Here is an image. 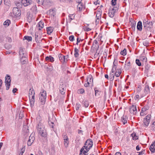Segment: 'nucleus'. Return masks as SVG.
Masks as SVG:
<instances>
[{"label": "nucleus", "mask_w": 155, "mask_h": 155, "mask_svg": "<svg viewBox=\"0 0 155 155\" xmlns=\"http://www.w3.org/2000/svg\"><path fill=\"white\" fill-rule=\"evenodd\" d=\"M130 112L133 114H136L137 112L136 106L134 105H132L130 108Z\"/></svg>", "instance_id": "13"}, {"label": "nucleus", "mask_w": 155, "mask_h": 155, "mask_svg": "<svg viewBox=\"0 0 155 155\" xmlns=\"http://www.w3.org/2000/svg\"><path fill=\"white\" fill-rule=\"evenodd\" d=\"M150 120H146V119H144L143 120V123L146 126H148L150 122Z\"/></svg>", "instance_id": "41"}, {"label": "nucleus", "mask_w": 155, "mask_h": 155, "mask_svg": "<svg viewBox=\"0 0 155 155\" xmlns=\"http://www.w3.org/2000/svg\"><path fill=\"white\" fill-rule=\"evenodd\" d=\"M65 86L64 85L62 84L61 85L59 88V91L60 93L62 94H64L65 93Z\"/></svg>", "instance_id": "17"}, {"label": "nucleus", "mask_w": 155, "mask_h": 155, "mask_svg": "<svg viewBox=\"0 0 155 155\" xmlns=\"http://www.w3.org/2000/svg\"><path fill=\"white\" fill-rule=\"evenodd\" d=\"M86 150H84L83 148H81L80 150V153L79 155H87L88 154Z\"/></svg>", "instance_id": "21"}, {"label": "nucleus", "mask_w": 155, "mask_h": 155, "mask_svg": "<svg viewBox=\"0 0 155 155\" xmlns=\"http://www.w3.org/2000/svg\"><path fill=\"white\" fill-rule=\"evenodd\" d=\"M149 149L152 152H155V141L151 145Z\"/></svg>", "instance_id": "20"}, {"label": "nucleus", "mask_w": 155, "mask_h": 155, "mask_svg": "<svg viewBox=\"0 0 155 155\" xmlns=\"http://www.w3.org/2000/svg\"><path fill=\"white\" fill-rule=\"evenodd\" d=\"M118 9V7L116 6L114 7L111 9L109 10L108 13L109 16L111 18L113 17L115 15L116 12L117 11Z\"/></svg>", "instance_id": "6"}, {"label": "nucleus", "mask_w": 155, "mask_h": 155, "mask_svg": "<svg viewBox=\"0 0 155 155\" xmlns=\"http://www.w3.org/2000/svg\"><path fill=\"white\" fill-rule=\"evenodd\" d=\"M151 129L155 131V121L153 122L151 125Z\"/></svg>", "instance_id": "47"}, {"label": "nucleus", "mask_w": 155, "mask_h": 155, "mask_svg": "<svg viewBox=\"0 0 155 155\" xmlns=\"http://www.w3.org/2000/svg\"><path fill=\"white\" fill-rule=\"evenodd\" d=\"M17 91V89L16 88H14L12 90V92L13 93H15Z\"/></svg>", "instance_id": "64"}, {"label": "nucleus", "mask_w": 155, "mask_h": 155, "mask_svg": "<svg viewBox=\"0 0 155 155\" xmlns=\"http://www.w3.org/2000/svg\"><path fill=\"white\" fill-rule=\"evenodd\" d=\"M121 74L120 71V70H119L118 71H117L115 73V76L116 77H119Z\"/></svg>", "instance_id": "48"}, {"label": "nucleus", "mask_w": 155, "mask_h": 155, "mask_svg": "<svg viewBox=\"0 0 155 155\" xmlns=\"http://www.w3.org/2000/svg\"><path fill=\"white\" fill-rule=\"evenodd\" d=\"M136 63L137 64V65L139 66H140L141 65V63L140 62V60L139 59H137L136 60Z\"/></svg>", "instance_id": "46"}, {"label": "nucleus", "mask_w": 155, "mask_h": 155, "mask_svg": "<svg viewBox=\"0 0 155 155\" xmlns=\"http://www.w3.org/2000/svg\"><path fill=\"white\" fill-rule=\"evenodd\" d=\"M59 58L61 62H66L65 56H64L63 55H61L59 57Z\"/></svg>", "instance_id": "32"}, {"label": "nucleus", "mask_w": 155, "mask_h": 155, "mask_svg": "<svg viewBox=\"0 0 155 155\" xmlns=\"http://www.w3.org/2000/svg\"><path fill=\"white\" fill-rule=\"evenodd\" d=\"M55 118L53 116L51 117H49L48 120V124L51 128H53L54 125V122L55 121Z\"/></svg>", "instance_id": "7"}, {"label": "nucleus", "mask_w": 155, "mask_h": 155, "mask_svg": "<svg viewBox=\"0 0 155 155\" xmlns=\"http://www.w3.org/2000/svg\"><path fill=\"white\" fill-rule=\"evenodd\" d=\"M53 27H50L47 28V33L48 34L50 35L53 31Z\"/></svg>", "instance_id": "26"}, {"label": "nucleus", "mask_w": 155, "mask_h": 155, "mask_svg": "<svg viewBox=\"0 0 155 155\" xmlns=\"http://www.w3.org/2000/svg\"><path fill=\"white\" fill-rule=\"evenodd\" d=\"M10 21L9 20H7L4 23V25L6 26H8L10 23Z\"/></svg>", "instance_id": "39"}, {"label": "nucleus", "mask_w": 155, "mask_h": 155, "mask_svg": "<svg viewBox=\"0 0 155 155\" xmlns=\"http://www.w3.org/2000/svg\"><path fill=\"white\" fill-rule=\"evenodd\" d=\"M150 92V88L148 85H146L144 88V93L143 94H142L141 96V97H142L145 95L148 94Z\"/></svg>", "instance_id": "15"}, {"label": "nucleus", "mask_w": 155, "mask_h": 155, "mask_svg": "<svg viewBox=\"0 0 155 155\" xmlns=\"http://www.w3.org/2000/svg\"><path fill=\"white\" fill-rule=\"evenodd\" d=\"M130 61H129L127 64H125L124 68L125 70H127L129 69L130 68Z\"/></svg>", "instance_id": "28"}, {"label": "nucleus", "mask_w": 155, "mask_h": 155, "mask_svg": "<svg viewBox=\"0 0 155 155\" xmlns=\"http://www.w3.org/2000/svg\"><path fill=\"white\" fill-rule=\"evenodd\" d=\"M15 4L18 7L20 6L21 3L20 2H15Z\"/></svg>", "instance_id": "60"}, {"label": "nucleus", "mask_w": 155, "mask_h": 155, "mask_svg": "<svg viewBox=\"0 0 155 155\" xmlns=\"http://www.w3.org/2000/svg\"><path fill=\"white\" fill-rule=\"evenodd\" d=\"M83 28L85 31H90L91 30V28H88L87 26H84V27H83Z\"/></svg>", "instance_id": "44"}, {"label": "nucleus", "mask_w": 155, "mask_h": 155, "mask_svg": "<svg viewBox=\"0 0 155 155\" xmlns=\"http://www.w3.org/2000/svg\"><path fill=\"white\" fill-rule=\"evenodd\" d=\"M14 15L17 16H19L21 15L20 11L18 8H14L12 10Z\"/></svg>", "instance_id": "11"}, {"label": "nucleus", "mask_w": 155, "mask_h": 155, "mask_svg": "<svg viewBox=\"0 0 155 155\" xmlns=\"http://www.w3.org/2000/svg\"><path fill=\"white\" fill-rule=\"evenodd\" d=\"M87 83L84 84V86L85 87H88L90 86L91 84H92L93 83V79L92 76L89 75L87 78Z\"/></svg>", "instance_id": "5"}, {"label": "nucleus", "mask_w": 155, "mask_h": 155, "mask_svg": "<svg viewBox=\"0 0 155 155\" xmlns=\"http://www.w3.org/2000/svg\"><path fill=\"white\" fill-rule=\"evenodd\" d=\"M64 140V139L67 140L68 139L67 134H63V135Z\"/></svg>", "instance_id": "57"}, {"label": "nucleus", "mask_w": 155, "mask_h": 155, "mask_svg": "<svg viewBox=\"0 0 155 155\" xmlns=\"http://www.w3.org/2000/svg\"><path fill=\"white\" fill-rule=\"evenodd\" d=\"M81 40V39L80 38H77V43H76V44L77 45H78V43L80 42Z\"/></svg>", "instance_id": "63"}, {"label": "nucleus", "mask_w": 155, "mask_h": 155, "mask_svg": "<svg viewBox=\"0 0 155 155\" xmlns=\"http://www.w3.org/2000/svg\"><path fill=\"white\" fill-rule=\"evenodd\" d=\"M94 90L95 92V95L96 96H98L99 95V91L98 90L97 88H95Z\"/></svg>", "instance_id": "42"}, {"label": "nucleus", "mask_w": 155, "mask_h": 155, "mask_svg": "<svg viewBox=\"0 0 155 155\" xmlns=\"http://www.w3.org/2000/svg\"><path fill=\"white\" fill-rule=\"evenodd\" d=\"M3 0L4 1L5 4L6 5H7L8 6H10V5H11L8 2V0Z\"/></svg>", "instance_id": "53"}, {"label": "nucleus", "mask_w": 155, "mask_h": 155, "mask_svg": "<svg viewBox=\"0 0 155 155\" xmlns=\"http://www.w3.org/2000/svg\"><path fill=\"white\" fill-rule=\"evenodd\" d=\"M6 41H8V42L10 43L12 42V39L11 37L9 36H7L6 37Z\"/></svg>", "instance_id": "43"}, {"label": "nucleus", "mask_w": 155, "mask_h": 155, "mask_svg": "<svg viewBox=\"0 0 155 155\" xmlns=\"http://www.w3.org/2000/svg\"><path fill=\"white\" fill-rule=\"evenodd\" d=\"M117 58L116 57L114 58V61L113 64V68L112 70V73H114L115 71L116 68L117 66Z\"/></svg>", "instance_id": "12"}, {"label": "nucleus", "mask_w": 155, "mask_h": 155, "mask_svg": "<svg viewBox=\"0 0 155 155\" xmlns=\"http://www.w3.org/2000/svg\"><path fill=\"white\" fill-rule=\"evenodd\" d=\"M143 27L146 29H147L148 28H151L152 27L153 25L152 22L148 21L147 19H143Z\"/></svg>", "instance_id": "4"}, {"label": "nucleus", "mask_w": 155, "mask_h": 155, "mask_svg": "<svg viewBox=\"0 0 155 155\" xmlns=\"http://www.w3.org/2000/svg\"><path fill=\"white\" fill-rule=\"evenodd\" d=\"M96 17L98 19H99V18H101V14L99 12L98 13H97L96 15Z\"/></svg>", "instance_id": "56"}, {"label": "nucleus", "mask_w": 155, "mask_h": 155, "mask_svg": "<svg viewBox=\"0 0 155 155\" xmlns=\"http://www.w3.org/2000/svg\"><path fill=\"white\" fill-rule=\"evenodd\" d=\"M140 59L141 61H142L143 63H146L147 62V59L145 56H142L141 57Z\"/></svg>", "instance_id": "33"}, {"label": "nucleus", "mask_w": 155, "mask_h": 155, "mask_svg": "<svg viewBox=\"0 0 155 155\" xmlns=\"http://www.w3.org/2000/svg\"><path fill=\"white\" fill-rule=\"evenodd\" d=\"M35 140V137L31 134L29 137L27 141V145L28 146H31Z\"/></svg>", "instance_id": "10"}, {"label": "nucleus", "mask_w": 155, "mask_h": 155, "mask_svg": "<svg viewBox=\"0 0 155 155\" xmlns=\"http://www.w3.org/2000/svg\"><path fill=\"white\" fill-rule=\"evenodd\" d=\"M120 53L121 55L124 56L125 55L127 54V51L125 48L124 49L123 51H121Z\"/></svg>", "instance_id": "40"}, {"label": "nucleus", "mask_w": 155, "mask_h": 155, "mask_svg": "<svg viewBox=\"0 0 155 155\" xmlns=\"http://www.w3.org/2000/svg\"><path fill=\"white\" fill-rule=\"evenodd\" d=\"M131 136L132 137L133 139L134 140H136L138 139V136L136 135L135 134H131Z\"/></svg>", "instance_id": "38"}, {"label": "nucleus", "mask_w": 155, "mask_h": 155, "mask_svg": "<svg viewBox=\"0 0 155 155\" xmlns=\"http://www.w3.org/2000/svg\"><path fill=\"white\" fill-rule=\"evenodd\" d=\"M146 114V113L145 111H141L140 113V115L141 116H143Z\"/></svg>", "instance_id": "59"}, {"label": "nucleus", "mask_w": 155, "mask_h": 155, "mask_svg": "<svg viewBox=\"0 0 155 155\" xmlns=\"http://www.w3.org/2000/svg\"><path fill=\"white\" fill-rule=\"evenodd\" d=\"M30 104L31 107L33 106L35 102V97H31L30 98Z\"/></svg>", "instance_id": "25"}, {"label": "nucleus", "mask_w": 155, "mask_h": 155, "mask_svg": "<svg viewBox=\"0 0 155 155\" xmlns=\"http://www.w3.org/2000/svg\"><path fill=\"white\" fill-rule=\"evenodd\" d=\"M45 59L47 61L49 60L51 62H53L54 61V58L51 56L46 57Z\"/></svg>", "instance_id": "27"}, {"label": "nucleus", "mask_w": 155, "mask_h": 155, "mask_svg": "<svg viewBox=\"0 0 155 155\" xmlns=\"http://www.w3.org/2000/svg\"><path fill=\"white\" fill-rule=\"evenodd\" d=\"M21 58V61L22 64H24L26 62V60H27V58L26 56L24 57H20Z\"/></svg>", "instance_id": "29"}, {"label": "nucleus", "mask_w": 155, "mask_h": 155, "mask_svg": "<svg viewBox=\"0 0 155 155\" xmlns=\"http://www.w3.org/2000/svg\"><path fill=\"white\" fill-rule=\"evenodd\" d=\"M139 98V95H136L134 97V99L135 100H137Z\"/></svg>", "instance_id": "61"}, {"label": "nucleus", "mask_w": 155, "mask_h": 155, "mask_svg": "<svg viewBox=\"0 0 155 155\" xmlns=\"http://www.w3.org/2000/svg\"><path fill=\"white\" fill-rule=\"evenodd\" d=\"M5 85L6 86V90H8L9 88V86L10 85L11 79L10 77L8 75H7L5 78Z\"/></svg>", "instance_id": "8"}, {"label": "nucleus", "mask_w": 155, "mask_h": 155, "mask_svg": "<svg viewBox=\"0 0 155 155\" xmlns=\"http://www.w3.org/2000/svg\"><path fill=\"white\" fill-rule=\"evenodd\" d=\"M143 44L145 46H147L149 45V43L147 41H143Z\"/></svg>", "instance_id": "45"}, {"label": "nucleus", "mask_w": 155, "mask_h": 155, "mask_svg": "<svg viewBox=\"0 0 155 155\" xmlns=\"http://www.w3.org/2000/svg\"><path fill=\"white\" fill-rule=\"evenodd\" d=\"M64 144L65 147H68L69 141V139L65 140L64 139Z\"/></svg>", "instance_id": "36"}, {"label": "nucleus", "mask_w": 155, "mask_h": 155, "mask_svg": "<svg viewBox=\"0 0 155 155\" xmlns=\"http://www.w3.org/2000/svg\"><path fill=\"white\" fill-rule=\"evenodd\" d=\"M149 109V106L147 105H146L144 107L142 108V111L146 112V110H148Z\"/></svg>", "instance_id": "37"}, {"label": "nucleus", "mask_w": 155, "mask_h": 155, "mask_svg": "<svg viewBox=\"0 0 155 155\" xmlns=\"http://www.w3.org/2000/svg\"><path fill=\"white\" fill-rule=\"evenodd\" d=\"M84 92V91L83 89H80L78 90V93L80 94H83Z\"/></svg>", "instance_id": "51"}, {"label": "nucleus", "mask_w": 155, "mask_h": 155, "mask_svg": "<svg viewBox=\"0 0 155 155\" xmlns=\"http://www.w3.org/2000/svg\"><path fill=\"white\" fill-rule=\"evenodd\" d=\"M142 23L141 21H139L138 22L137 25V28L139 31H141L142 30Z\"/></svg>", "instance_id": "19"}, {"label": "nucleus", "mask_w": 155, "mask_h": 155, "mask_svg": "<svg viewBox=\"0 0 155 155\" xmlns=\"http://www.w3.org/2000/svg\"><path fill=\"white\" fill-rule=\"evenodd\" d=\"M135 25H136V23L133 24H132V25L131 27V28L133 30H135Z\"/></svg>", "instance_id": "58"}, {"label": "nucleus", "mask_w": 155, "mask_h": 155, "mask_svg": "<svg viewBox=\"0 0 155 155\" xmlns=\"http://www.w3.org/2000/svg\"><path fill=\"white\" fill-rule=\"evenodd\" d=\"M23 116V115L22 113H20L19 114V118L20 119H21L22 118Z\"/></svg>", "instance_id": "62"}, {"label": "nucleus", "mask_w": 155, "mask_h": 155, "mask_svg": "<svg viewBox=\"0 0 155 155\" xmlns=\"http://www.w3.org/2000/svg\"><path fill=\"white\" fill-rule=\"evenodd\" d=\"M82 0H76V2L78 3L77 5V9L79 11H81L84 7L83 3L81 2Z\"/></svg>", "instance_id": "9"}, {"label": "nucleus", "mask_w": 155, "mask_h": 155, "mask_svg": "<svg viewBox=\"0 0 155 155\" xmlns=\"http://www.w3.org/2000/svg\"><path fill=\"white\" fill-rule=\"evenodd\" d=\"M74 57L75 58H77L79 56V50L77 48H75L74 49Z\"/></svg>", "instance_id": "30"}, {"label": "nucleus", "mask_w": 155, "mask_h": 155, "mask_svg": "<svg viewBox=\"0 0 155 155\" xmlns=\"http://www.w3.org/2000/svg\"><path fill=\"white\" fill-rule=\"evenodd\" d=\"M82 104L85 107H87L89 104L88 101L86 100H83L82 101Z\"/></svg>", "instance_id": "34"}, {"label": "nucleus", "mask_w": 155, "mask_h": 155, "mask_svg": "<svg viewBox=\"0 0 155 155\" xmlns=\"http://www.w3.org/2000/svg\"><path fill=\"white\" fill-rule=\"evenodd\" d=\"M46 97V92L44 90H43L39 94V99L42 104H45Z\"/></svg>", "instance_id": "3"}, {"label": "nucleus", "mask_w": 155, "mask_h": 155, "mask_svg": "<svg viewBox=\"0 0 155 155\" xmlns=\"http://www.w3.org/2000/svg\"><path fill=\"white\" fill-rule=\"evenodd\" d=\"M69 39L71 41H73L74 40V37L73 35H72L69 37Z\"/></svg>", "instance_id": "49"}, {"label": "nucleus", "mask_w": 155, "mask_h": 155, "mask_svg": "<svg viewBox=\"0 0 155 155\" xmlns=\"http://www.w3.org/2000/svg\"><path fill=\"white\" fill-rule=\"evenodd\" d=\"M19 53L20 57H24L26 56L25 49L22 48H20Z\"/></svg>", "instance_id": "16"}, {"label": "nucleus", "mask_w": 155, "mask_h": 155, "mask_svg": "<svg viewBox=\"0 0 155 155\" xmlns=\"http://www.w3.org/2000/svg\"><path fill=\"white\" fill-rule=\"evenodd\" d=\"M35 93L34 90L33 88H31L29 90V98H31V97H35Z\"/></svg>", "instance_id": "18"}, {"label": "nucleus", "mask_w": 155, "mask_h": 155, "mask_svg": "<svg viewBox=\"0 0 155 155\" xmlns=\"http://www.w3.org/2000/svg\"><path fill=\"white\" fill-rule=\"evenodd\" d=\"M74 14H70L69 15V17L70 18L71 21L74 18Z\"/></svg>", "instance_id": "55"}, {"label": "nucleus", "mask_w": 155, "mask_h": 155, "mask_svg": "<svg viewBox=\"0 0 155 155\" xmlns=\"http://www.w3.org/2000/svg\"><path fill=\"white\" fill-rule=\"evenodd\" d=\"M81 107V105L79 103H77L76 105V109L77 110H78Z\"/></svg>", "instance_id": "54"}, {"label": "nucleus", "mask_w": 155, "mask_h": 155, "mask_svg": "<svg viewBox=\"0 0 155 155\" xmlns=\"http://www.w3.org/2000/svg\"><path fill=\"white\" fill-rule=\"evenodd\" d=\"M38 26L39 28L38 30H41L44 27V23L42 21H40L38 24Z\"/></svg>", "instance_id": "22"}, {"label": "nucleus", "mask_w": 155, "mask_h": 155, "mask_svg": "<svg viewBox=\"0 0 155 155\" xmlns=\"http://www.w3.org/2000/svg\"><path fill=\"white\" fill-rule=\"evenodd\" d=\"M117 0H112L111 4L112 5L115 6L116 4V1Z\"/></svg>", "instance_id": "50"}, {"label": "nucleus", "mask_w": 155, "mask_h": 155, "mask_svg": "<svg viewBox=\"0 0 155 155\" xmlns=\"http://www.w3.org/2000/svg\"><path fill=\"white\" fill-rule=\"evenodd\" d=\"M151 116L150 114L148 115L144 119H146L148 120H150V119L151 118Z\"/></svg>", "instance_id": "52"}, {"label": "nucleus", "mask_w": 155, "mask_h": 155, "mask_svg": "<svg viewBox=\"0 0 155 155\" xmlns=\"http://www.w3.org/2000/svg\"><path fill=\"white\" fill-rule=\"evenodd\" d=\"M37 129L38 132L42 137H45L46 136L47 134L46 130L44 129L41 120L38 123Z\"/></svg>", "instance_id": "1"}, {"label": "nucleus", "mask_w": 155, "mask_h": 155, "mask_svg": "<svg viewBox=\"0 0 155 155\" xmlns=\"http://www.w3.org/2000/svg\"><path fill=\"white\" fill-rule=\"evenodd\" d=\"M32 3V1L31 0H22L21 3L25 6H26L31 4Z\"/></svg>", "instance_id": "14"}, {"label": "nucleus", "mask_w": 155, "mask_h": 155, "mask_svg": "<svg viewBox=\"0 0 155 155\" xmlns=\"http://www.w3.org/2000/svg\"><path fill=\"white\" fill-rule=\"evenodd\" d=\"M93 145V142L91 139L87 140L85 143V145L81 148L88 151Z\"/></svg>", "instance_id": "2"}, {"label": "nucleus", "mask_w": 155, "mask_h": 155, "mask_svg": "<svg viewBox=\"0 0 155 155\" xmlns=\"http://www.w3.org/2000/svg\"><path fill=\"white\" fill-rule=\"evenodd\" d=\"M50 15L51 17L52 18H54L56 15V12L55 11L53 10H50Z\"/></svg>", "instance_id": "23"}, {"label": "nucleus", "mask_w": 155, "mask_h": 155, "mask_svg": "<svg viewBox=\"0 0 155 155\" xmlns=\"http://www.w3.org/2000/svg\"><path fill=\"white\" fill-rule=\"evenodd\" d=\"M122 122L124 124H125L127 123V118L126 116H123L121 118Z\"/></svg>", "instance_id": "31"}, {"label": "nucleus", "mask_w": 155, "mask_h": 155, "mask_svg": "<svg viewBox=\"0 0 155 155\" xmlns=\"http://www.w3.org/2000/svg\"><path fill=\"white\" fill-rule=\"evenodd\" d=\"M37 10V7L36 5H34L31 7L30 10L33 12V14L35 15L36 13Z\"/></svg>", "instance_id": "24"}, {"label": "nucleus", "mask_w": 155, "mask_h": 155, "mask_svg": "<svg viewBox=\"0 0 155 155\" xmlns=\"http://www.w3.org/2000/svg\"><path fill=\"white\" fill-rule=\"evenodd\" d=\"M27 40L28 41H32V38L31 36H25L24 37L23 40Z\"/></svg>", "instance_id": "35"}]
</instances>
